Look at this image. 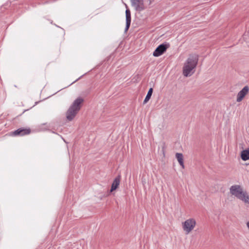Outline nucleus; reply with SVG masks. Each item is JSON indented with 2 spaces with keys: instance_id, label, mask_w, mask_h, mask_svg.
Returning <instances> with one entry per match:
<instances>
[{
  "instance_id": "obj_1",
  "label": "nucleus",
  "mask_w": 249,
  "mask_h": 249,
  "mask_svg": "<svg viewBox=\"0 0 249 249\" xmlns=\"http://www.w3.org/2000/svg\"><path fill=\"white\" fill-rule=\"evenodd\" d=\"M198 60V56L196 54H191L187 59L182 68V74L185 77H190L194 73Z\"/></svg>"
},
{
  "instance_id": "obj_2",
  "label": "nucleus",
  "mask_w": 249,
  "mask_h": 249,
  "mask_svg": "<svg viewBox=\"0 0 249 249\" xmlns=\"http://www.w3.org/2000/svg\"><path fill=\"white\" fill-rule=\"evenodd\" d=\"M83 102V99L81 97H79L74 100L66 113V117L69 121L72 120L75 117L80 110L81 105Z\"/></svg>"
},
{
  "instance_id": "obj_3",
  "label": "nucleus",
  "mask_w": 249,
  "mask_h": 249,
  "mask_svg": "<svg viewBox=\"0 0 249 249\" xmlns=\"http://www.w3.org/2000/svg\"><path fill=\"white\" fill-rule=\"evenodd\" d=\"M182 228L186 234L190 233L196 228V221L194 218H189L185 220L181 224Z\"/></svg>"
},
{
  "instance_id": "obj_4",
  "label": "nucleus",
  "mask_w": 249,
  "mask_h": 249,
  "mask_svg": "<svg viewBox=\"0 0 249 249\" xmlns=\"http://www.w3.org/2000/svg\"><path fill=\"white\" fill-rule=\"evenodd\" d=\"M153 1V0H147V2L143 0H131V3L136 11L141 12L146 9Z\"/></svg>"
},
{
  "instance_id": "obj_5",
  "label": "nucleus",
  "mask_w": 249,
  "mask_h": 249,
  "mask_svg": "<svg viewBox=\"0 0 249 249\" xmlns=\"http://www.w3.org/2000/svg\"><path fill=\"white\" fill-rule=\"evenodd\" d=\"M246 191L244 190L243 188L239 185H232L230 188V194L239 200L241 199Z\"/></svg>"
},
{
  "instance_id": "obj_6",
  "label": "nucleus",
  "mask_w": 249,
  "mask_h": 249,
  "mask_svg": "<svg viewBox=\"0 0 249 249\" xmlns=\"http://www.w3.org/2000/svg\"><path fill=\"white\" fill-rule=\"evenodd\" d=\"M169 47L168 44H160L159 45L153 52V55L155 57H158L162 55Z\"/></svg>"
},
{
  "instance_id": "obj_7",
  "label": "nucleus",
  "mask_w": 249,
  "mask_h": 249,
  "mask_svg": "<svg viewBox=\"0 0 249 249\" xmlns=\"http://www.w3.org/2000/svg\"><path fill=\"white\" fill-rule=\"evenodd\" d=\"M249 91V87L247 86L244 87L243 89L238 93L236 97V101L237 102H241L246 96V95L248 94Z\"/></svg>"
},
{
  "instance_id": "obj_8",
  "label": "nucleus",
  "mask_w": 249,
  "mask_h": 249,
  "mask_svg": "<svg viewBox=\"0 0 249 249\" xmlns=\"http://www.w3.org/2000/svg\"><path fill=\"white\" fill-rule=\"evenodd\" d=\"M31 133V129L30 128H19L17 130L12 132V135L23 136L26 135H28Z\"/></svg>"
},
{
  "instance_id": "obj_9",
  "label": "nucleus",
  "mask_w": 249,
  "mask_h": 249,
  "mask_svg": "<svg viewBox=\"0 0 249 249\" xmlns=\"http://www.w3.org/2000/svg\"><path fill=\"white\" fill-rule=\"evenodd\" d=\"M125 16H126V26L125 29V32H127L128 30L131 21V13L129 9H127L125 11Z\"/></svg>"
},
{
  "instance_id": "obj_10",
  "label": "nucleus",
  "mask_w": 249,
  "mask_h": 249,
  "mask_svg": "<svg viewBox=\"0 0 249 249\" xmlns=\"http://www.w3.org/2000/svg\"><path fill=\"white\" fill-rule=\"evenodd\" d=\"M121 180V176H117L113 180L111 185L110 192L115 190L119 186Z\"/></svg>"
},
{
  "instance_id": "obj_11",
  "label": "nucleus",
  "mask_w": 249,
  "mask_h": 249,
  "mask_svg": "<svg viewBox=\"0 0 249 249\" xmlns=\"http://www.w3.org/2000/svg\"><path fill=\"white\" fill-rule=\"evenodd\" d=\"M241 158L244 161L249 160V148L243 150L241 153Z\"/></svg>"
},
{
  "instance_id": "obj_12",
  "label": "nucleus",
  "mask_w": 249,
  "mask_h": 249,
  "mask_svg": "<svg viewBox=\"0 0 249 249\" xmlns=\"http://www.w3.org/2000/svg\"><path fill=\"white\" fill-rule=\"evenodd\" d=\"M176 157L182 168H184V165L183 162V156L181 153H177L176 154Z\"/></svg>"
},
{
  "instance_id": "obj_13",
  "label": "nucleus",
  "mask_w": 249,
  "mask_h": 249,
  "mask_svg": "<svg viewBox=\"0 0 249 249\" xmlns=\"http://www.w3.org/2000/svg\"><path fill=\"white\" fill-rule=\"evenodd\" d=\"M240 200L243 201L246 204H248L249 205V195L248 193L246 191L244 194V195L241 197Z\"/></svg>"
},
{
  "instance_id": "obj_14",
  "label": "nucleus",
  "mask_w": 249,
  "mask_h": 249,
  "mask_svg": "<svg viewBox=\"0 0 249 249\" xmlns=\"http://www.w3.org/2000/svg\"><path fill=\"white\" fill-rule=\"evenodd\" d=\"M152 93H153V89L150 88L148 91V93L146 96V97L145 98V99L144 100V101H143L144 104H146L149 100V99H150V98L152 96Z\"/></svg>"
}]
</instances>
